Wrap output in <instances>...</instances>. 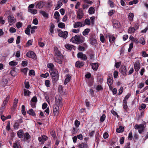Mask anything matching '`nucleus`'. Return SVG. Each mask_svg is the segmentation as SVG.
Returning <instances> with one entry per match:
<instances>
[{
    "instance_id": "f257e3e1",
    "label": "nucleus",
    "mask_w": 148,
    "mask_h": 148,
    "mask_svg": "<svg viewBox=\"0 0 148 148\" xmlns=\"http://www.w3.org/2000/svg\"><path fill=\"white\" fill-rule=\"evenodd\" d=\"M54 60L59 64H62V60L64 59L63 56L62 55L61 52L59 51L57 47H55L54 48Z\"/></svg>"
},
{
    "instance_id": "f03ea898",
    "label": "nucleus",
    "mask_w": 148,
    "mask_h": 148,
    "mask_svg": "<svg viewBox=\"0 0 148 148\" xmlns=\"http://www.w3.org/2000/svg\"><path fill=\"white\" fill-rule=\"evenodd\" d=\"M84 40V38L83 36L76 35L71 38L70 41L73 43L79 44L83 42Z\"/></svg>"
},
{
    "instance_id": "7ed1b4c3",
    "label": "nucleus",
    "mask_w": 148,
    "mask_h": 148,
    "mask_svg": "<svg viewBox=\"0 0 148 148\" xmlns=\"http://www.w3.org/2000/svg\"><path fill=\"white\" fill-rule=\"evenodd\" d=\"M146 127L145 124H140L138 125L136 124L134 126V128L136 130H138V132L139 134H141L144 132L145 128Z\"/></svg>"
},
{
    "instance_id": "20e7f679",
    "label": "nucleus",
    "mask_w": 148,
    "mask_h": 148,
    "mask_svg": "<svg viewBox=\"0 0 148 148\" xmlns=\"http://www.w3.org/2000/svg\"><path fill=\"white\" fill-rule=\"evenodd\" d=\"M56 105L60 106V108L62 107L63 105L62 99L60 96L57 95L56 96L55 99Z\"/></svg>"
},
{
    "instance_id": "39448f33",
    "label": "nucleus",
    "mask_w": 148,
    "mask_h": 148,
    "mask_svg": "<svg viewBox=\"0 0 148 148\" xmlns=\"http://www.w3.org/2000/svg\"><path fill=\"white\" fill-rule=\"evenodd\" d=\"M8 21L9 25H12L16 21V20L13 15H9L8 17Z\"/></svg>"
},
{
    "instance_id": "423d86ee",
    "label": "nucleus",
    "mask_w": 148,
    "mask_h": 148,
    "mask_svg": "<svg viewBox=\"0 0 148 148\" xmlns=\"http://www.w3.org/2000/svg\"><path fill=\"white\" fill-rule=\"evenodd\" d=\"M84 14L82 10L80 8L78 10L77 13V18L78 20L82 18L84 16Z\"/></svg>"
},
{
    "instance_id": "0eeeda50",
    "label": "nucleus",
    "mask_w": 148,
    "mask_h": 148,
    "mask_svg": "<svg viewBox=\"0 0 148 148\" xmlns=\"http://www.w3.org/2000/svg\"><path fill=\"white\" fill-rule=\"evenodd\" d=\"M68 33L67 31L62 32L61 31H59L58 35L59 36L66 39L67 37Z\"/></svg>"
},
{
    "instance_id": "6e6552de",
    "label": "nucleus",
    "mask_w": 148,
    "mask_h": 148,
    "mask_svg": "<svg viewBox=\"0 0 148 148\" xmlns=\"http://www.w3.org/2000/svg\"><path fill=\"white\" fill-rule=\"evenodd\" d=\"M78 58H81L82 60H86L87 59V57L85 54L82 52H79L77 54Z\"/></svg>"
},
{
    "instance_id": "1a4fd4ad",
    "label": "nucleus",
    "mask_w": 148,
    "mask_h": 148,
    "mask_svg": "<svg viewBox=\"0 0 148 148\" xmlns=\"http://www.w3.org/2000/svg\"><path fill=\"white\" fill-rule=\"evenodd\" d=\"M60 108V106H57L56 104H54L53 107V112L54 114L57 115L58 114L59 112V108Z\"/></svg>"
},
{
    "instance_id": "9d476101",
    "label": "nucleus",
    "mask_w": 148,
    "mask_h": 148,
    "mask_svg": "<svg viewBox=\"0 0 148 148\" xmlns=\"http://www.w3.org/2000/svg\"><path fill=\"white\" fill-rule=\"evenodd\" d=\"M85 26V24L82 22H77L73 24V27L74 28L81 27Z\"/></svg>"
},
{
    "instance_id": "9b49d317",
    "label": "nucleus",
    "mask_w": 148,
    "mask_h": 148,
    "mask_svg": "<svg viewBox=\"0 0 148 148\" xmlns=\"http://www.w3.org/2000/svg\"><path fill=\"white\" fill-rule=\"evenodd\" d=\"M134 68L136 72H138L140 67V64L138 61H136L134 64Z\"/></svg>"
},
{
    "instance_id": "f8f14e48",
    "label": "nucleus",
    "mask_w": 148,
    "mask_h": 148,
    "mask_svg": "<svg viewBox=\"0 0 148 148\" xmlns=\"http://www.w3.org/2000/svg\"><path fill=\"white\" fill-rule=\"evenodd\" d=\"M26 56L29 58L35 59L36 58V56L35 53L33 51L28 52Z\"/></svg>"
},
{
    "instance_id": "ddd939ff",
    "label": "nucleus",
    "mask_w": 148,
    "mask_h": 148,
    "mask_svg": "<svg viewBox=\"0 0 148 148\" xmlns=\"http://www.w3.org/2000/svg\"><path fill=\"white\" fill-rule=\"evenodd\" d=\"M48 139V137L45 135H42L38 138V139L40 142H41L42 144H44V142Z\"/></svg>"
},
{
    "instance_id": "4468645a",
    "label": "nucleus",
    "mask_w": 148,
    "mask_h": 148,
    "mask_svg": "<svg viewBox=\"0 0 148 148\" xmlns=\"http://www.w3.org/2000/svg\"><path fill=\"white\" fill-rule=\"evenodd\" d=\"M10 98V96L8 95L4 100L3 103L2 105V107L4 108L7 104L8 100Z\"/></svg>"
},
{
    "instance_id": "2eb2a0df",
    "label": "nucleus",
    "mask_w": 148,
    "mask_h": 148,
    "mask_svg": "<svg viewBox=\"0 0 148 148\" xmlns=\"http://www.w3.org/2000/svg\"><path fill=\"white\" fill-rule=\"evenodd\" d=\"M45 5L44 3L42 1H40L38 2L36 5V8H42Z\"/></svg>"
},
{
    "instance_id": "dca6fc26",
    "label": "nucleus",
    "mask_w": 148,
    "mask_h": 148,
    "mask_svg": "<svg viewBox=\"0 0 148 148\" xmlns=\"http://www.w3.org/2000/svg\"><path fill=\"white\" fill-rule=\"evenodd\" d=\"M109 40L110 43L112 44L115 42V38L112 35L109 34L108 35Z\"/></svg>"
},
{
    "instance_id": "f3484780",
    "label": "nucleus",
    "mask_w": 148,
    "mask_h": 148,
    "mask_svg": "<svg viewBox=\"0 0 148 148\" xmlns=\"http://www.w3.org/2000/svg\"><path fill=\"white\" fill-rule=\"evenodd\" d=\"M87 47V45L85 43H84L79 46L78 49L80 51H84L85 50Z\"/></svg>"
},
{
    "instance_id": "a211bd4d",
    "label": "nucleus",
    "mask_w": 148,
    "mask_h": 148,
    "mask_svg": "<svg viewBox=\"0 0 148 148\" xmlns=\"http://www.w3.org/2000/svg\"><path fill=\"white\" fill-rule=\"evenodd\" d=\"M113 26L115 28H119L120 27V24L119 21L116 20H114L113 21Z\"/></svg>"
},
{
    "instance_id": "6ab92c4d",
    "label": "nucleus",
    "mask_w": 148,
    "mask_h": 148,
    "mask_svg": "<svg viewBox=\"0 0 148 148\" xmlns=\"http://www.w3.org/2000/svg\"><path fill=\"white\" fill-rule=\"evenodd\" d=\"M50 73L51 77L58 75V71L56 69H55L53 70H50Z\"/></svg>"
},
{
    "instance_id": "aec40b11",
    "label": "nucleus",
    "mask_w": 148,
    "mask_h": 148,
    "mask_svg": "<svg viewBox=\"0 0 148 148\" xmlns=\"http://www.w3.org/2000/svg\"><path fill=\"white\" fill-rule=\"evenodd\" d=\"M64 47L66 49L70 51L74 49L75 47L74 46L69 44L65 45Z\"/></svg>"
},
{
    "instance_id": "412c9836",
    "label": "nucleus",
    "mask_w": 148,
    "mask_h": 148,
    "mask_svg": "<svg viewBox=\"0 0 148 148\" xmlns=\"http://www.w3.org/2000/svg\"><path fill=\"white\" fill-rule=\"evenodd\" d=\"M71 78V76L69 74H67L64 80V84L66 85L69 82Z\"/></svg>"
},
{
    "instance_id": "4be33fe9",
    "label": "nucleus",
    "mask_w": 148,
    "mask_h": 148,
    "mask_svg": "<svg viewBox=\"0 0 148 148\" xmlns=\"http://www.w3.org/2000/svg\"><path fill=\"white\" fill-rule=\"evenodd\" d=\"M55 25L53 23H51L50 25V33L49 34L52 35L54 33V29L55 28Z\"/></svg>"
},
{
    "instance_id": "5701e85b",
    "label": "nucleus",
    "mask_w": 148,
    "mask_h": 148,
    "mask_svg": "<svg viewBox=\"0 0 148 148\" xmlns=\"http://www.w3.org/2000/svg\"><path fill=\"white\" fill-rule=\"evenodd\" d=\"M77 147L78 148H87V145L83 143H79L77 145Z\"/></svg>"
},
{
    "instance_id": "b1692460",
    "label": "nucleus",
    "mask_w": 148,
    "mask_h": 148,
    "mask_svg": "<svg viewBox=\"0 0 148 148\" xmlns=\"http://www.w3.org/2000/svg\"><path fill=\"white\" fill-rule=\"evenodd\" d=\"M93 70L95 71H96L99 67V65L97 63H92L91 64Z\"/></svg>"
},
{
    "instance_id": "393cba45",
    "label": "nucleus",
    "mask_w": 148,
    "mask_h": 148,
    "mask_svg": "<svg viewBox=\"0 0 148 148\" xmlns=\"http://www.w3.org/2000/svg\"><path fill=\"white\" fill-rule=\"evenodd\" d=\"M18 102V100L17 99H15L14 100L13 106L12 108L13 109H15L16 108L17 106V103Z\"/></svg>"
},
{
    "instance_id": "a878e982",
    "label": "nucleus",
    "mask_w": 148,
    "mask_h": 148,
    "mask_svg": "<svg viewBox=\"0 0 148 148\" xmlns=\"http://www.w3.org/2000/svg\"><path fill=\"white\" fill-rule=\"evenodd\" d=\"M17 135L18 138H21L23 135V131L22 130H20L17 132Z\"/></svg>"
},
{
    "instance_id": "bb28decb",
    "label": "nucleus",
    "mask_w": 148,
    "mask_h": 148,
    "mask_svg": "<svg viewBox=\"0 0 148 148\" xmlns=\"http://www.w3.org/2000/svg\"><path fill=\"white\" fill-rule=\"evenodd\" d=\"M84 63L82 62L79 61H77L75 63L76 66L77 67L80 68L83 66Z\"/></svg>"
},
{
    "instance_id": "cd10ccee",
    "label": "nucleus",
    "mask_w": 148,
    "mask_h": 148,
    "mask_svg": "<svg viewBox=\"0 0 148 148\" xmlns=\"http://www.w3.org/2000/svg\"><path fill=\"white\" fill-rule=\"evenodd\" d=\"M13 147L14 148H22L17 142H15L13 145Z\"/></svg>"
},
{
    "instance_id": "c85d7f7f",
    "label": "nucleus",
    "mask_w": 148,
    "mask_h": 148,
    "mask_svg": "<svg viewBox=\"0 0 148 148\" xmlns=\"http://www.w3.org/2000/svg\"><path fill=\"white\" fill-rule=\"evenodd\" d=\"M58 75L52 77L53 82V83H56L58 80Z\"/></svg>"
},
{
    "instance_id": "c756f323",
    "label": "nucleus",
    "mask_w": 148,
    "mask_h": 148,
    "mask_svg": "<svg viewBox=\"0 0 148 148\" xmlns=\"http://www.w3.org/2000/svg\"><path fill=\"white\" fill-rule=\"evenodd\" d=\"M31 27V25H28L26 30H25V33L27 35L30 34V28Z\"/></svg>"
},
{
    "instance_id": "7c9ffc66",
    "label": "nucleus",
    "mask_w": 148,
    "mask_h": 148,
    "mask_svg": "<svg viewBox=\"0 0 148 148\" xmlns=\"http://www.w3.org/2000/svg\"><path fill=\"white\" fill-rule=\"evenodd\" d=\"M124 130V127L121 126H120L119 128H117L116 132L118 133H121L123 132Z\"/></svg>"
},
{
    "instance_id": "2f4dec72",
    "label": "nucleus",
    "mask_w": 148,
    "mask_h": 148,
    "mask_svg": "<svg viewBox=\"0 0 148 148\" xmlns=\"http://www.w3.org/2000/svg\"><path fill=\"white\" fill-rule=\"evenodd\" d=\"M40 13L44 17L46 18L48 17V14L47 13L41 10L40 11Z\"/></svg>"
},
{
    "instance_id": "473e14b6",
    "label": "nucleus",
    "mask_w": 148,
    "mask_h": 148,
    "mask_svg": "<svg viewBox=\"0 0 148 148\" xmlns=\"http://www.w3.org/2000/svg\"><path fill=\"white\" fill-rule=\"evenodd\" d=\"M95 11L94 8L92 7H90L88 10L89 13L90 14H93Z\"/></svg>"
},
{
    "instance_id": "72a5a7b5",
    "label": "nucleus",
    "mask_w": 148,
    "mask_h": 148,
    "mask_svg": "<svg viewBox=\"0 0 148 148\" xmlns=\"http://www.w3.org/2000/svg\"><path fill=\"white\" fill-rule=\"evenodd\" d=\"M28 11L34 14H36L37 12V11L36 10L32 9H28Z\"/></svg>"
},
{
    "instance_id": "f704fd0d",
    "label": "nucleus",
    "mask_w": 148,
    "mask_h": 148,
    "mask_svg": "<svg viewBox=\"0 0 148 148\" xmlns=\"http://www.w3.org/2000/svg\"><path fill=\"white\" fill-rule=\"evenodd\" d=\"M136 30L133 27H130L128 30V32L129 33H132L134 32Z\"/></svg>"
},
{
    "instance_id": "c9c22d12",
    "label": "nucleus",
    "mask_w": 148,
    "mask_h": 148,
    "mask_svg": "<svg viewBox=\"0 0 148 148\" xmlns=\"http://www.w3.org/2000/svg\"><path fill=\"white\" fill-rule=\"evenodd\" d=\"M27 113L29 114V115L33 116H34L36 115L35 112L32 109H30L27 112Z\"/></svg>"
},
{
    "instance_id": "e433bc0d",
    "label": "nucleus",
    "mask_w": 148,
    "mask_h": 148,
    "mask_svg": "<svg viewBox=\"0 0 148 148\" xmlns=\"http://www.w3.org/2000/svg\"><path fill=\"white\" fill-rule=\"evenodd\" d=\"M18 62L14 61H11L9 63L10 65L13 66H16Z\"/></svg>"
},
{
    "instance_id": "4c0bfd02",
    "label": "nucleus",
    "mask_w": 148,
    "mask_h": 148,
    "mask_svg": "<svg viewBox=\"0 0 148 148\" xmlns=\"http://www.w3.org/2000/svg\"><path fill=\"white\" fill-rule=\"evenodd\" d=\"M47 67L50 69V70L55 69H54V65L52 63H49L47 64Z\"/></svg>"
},
{
    "instance_id": "58836bf2",
    "label": "nucleus",
    "mask_w": 148,
    "mask_h": 148,
    "mask_svg": "<svg viewBox=\"0 0 148 148\" xmlns=\"http://www.w3.org/2000/svg\"><path fill=\"white\" fill-rule=\"evenodd\" d=\"M134 16V14L133 13H130L129 14L128 17L129 20L130 21H132L133 19Z\"/></svg>"
},
{
    "instance_id": "ea45409f",
    "label": "nucleus",
    "mask_w": 148,
    "mask_h": 148,
    "mask_svg": "<svg viewBox=\"0 0 148 148\" xmlns=\"http://www.w3.org/2000/svg\"><path fill=\"white\" fill-rule=\"evenodd\" d=\"M31 137L28 133H26L24 134V139L25 140H27L30 138Z\"/></svg>"
},
{
    "instance_id": "a19ab883",
    "label": "nucleus",
    "mask_w": 148,
    "mask_h": 148,
    "mask_svg": "<svg viewBox=\"0 0 148 148\" xmlns=\"http://www.w3.org/2000/svg\"><path fill=\"white\" fill-rule=\"evenodd\" d=\"M60 14L59 12L56 11L55 12L54 15V17L56 19H58L59 18Z\"/></svg>"
},
{
    "instance_id": "79ce46f5",
    "label": "nucleus",
    "mask_w": 148,
    "mask_h": 148,
    "mask_svg": "<svg viewBox=\"0 0 148 148\" xmlns=\"http://www.w3.org/2000/svg\"><path fill=\"white\" fill-rule=\"evenodd\" d=\"M139 41L140 43L143 45H144L145 43V40L143 37L140 38L139 39Z\"/></svg>"
},
{
    "instance_id": "37998d69",
    "label": "nucleus",
    "mask_w": 148,
    "mask_h": 148,
    "mask_svg": "<svg viewBox=\"0 0 148 148\" xmlns=\"http://www.w3.org/2000/svg\"><path fill=\"white\" fill-rule=\"evenodd\" d=\"M90 19L89 18H86L84 21V23L85 25H90Z\"/></svg>"
},
{
    "instance_id": "c03bdc74",
    "label": "nucleus",
    "mask_w": 148,
    "mask_h": 148,
    "mask_svg": "<svg viewBox=\"0 0 148 148\" xmlns=\"http://www.w3.org/2000/svg\"><path fill=\"white\" fill-rule=\"evenodd\" d=\"M123 109L125 110H127L128 107L127 105V101H123Z\"/></svg>"
},
{
    "instance_id": "a18cd8bd",
    "label": "nucleus",
    "mask_w": 148,
    "mask_h": 148,
    "mask_svg": "<svg viewBox=\"0 0 148 148\" xmlns=\"http://www.w3.org/2000/svg\"><path fill=\"white\" fill-rule=\"evenodd\" d=\"M100 40L101 42L102 43L104 42L105 40V39L104 36L102 34H100Z\"/></svg>"
},
{
    "instance_id": "49530a36",
    "label": "nucleus",
    "mask_w": 148,
    "mask_h": 148,
    "mask_svg": "<svg viewBox=\"0 0 148 148\" xmlns=\"http://www.w3.org/2000/svg\"><path fill=\"white\" fill-rule=\"evenodd\" d=\"M90 31L88 29H86L83 32L82 34L83 35L86 36L88 34Z\"/></svg>"
},
{
    "instance_id": "de8ad7c7",
    "label": "nucleus",
    "mask_w": 148,
    "mask_h": 148,
    "mask_svg": "<svg viewBox=\"0 0 148 148\" xmlns=\"http://www.w3.org/2000/svg\"><path fill=\"white\" fill-rule=\"evenodd\" d=\"M58 26L59 27L61 28H64L65 27V24L63 23H60L58 24Z\"/></svg>"
},
{
    "instance_id": "09e8293b",
    "label": "nucleus",
    "mask_w": 148,
    "mask_h": 148,
    "mask_svg": "<svg viewBox=\"0 0 148 148\" xmlns=\"http://www.w3.org/2000/svg\"><path fill=\"white\" fill-rule=\"evenodd\" d=\"M45 84L47 87H49L51 85L50 81L49 80H47L45 81Z\"/></svg>"
},
{
    "instance_id": "8fccbe9b",
    "label": "nucleus",
    "mask_w": 148,
    "mask_h": 148,
    "mask_svg": "<svg viewBox=\"0 0 148 148\" xmlns=\"http://www.w3.org/2000/svg\"><path fill=\"white\" fill-rule=\"evenodd\" d=\"M24 94L25 96H29V95L30 92L28 90L24 89Z\"/></svg>"
},
{
    "instance_id": "3c124183",
    "label": "nucleus",
    "mask_w": 148,
    "mask_h": 148,
    "mask_svg": "<svg viewBox=\"0 0 148 148\" xmlns=\"http://www.w3.org/2000/svg\"><path fill=\"white\" fill-rule=\"evenodd\" d=\"M21 108V112L22 114L24 115H25L26 114V112L25 110V106L23 105L22 106Z\"/></svg>"
},
{
    "instance_id": "603ef678",
    "label": "nucleus",
    "mask_w": 148,
    "mask_h": 148,
    "mask_svg": "<svg viewBox=\"0 0 148 148\" xmlns=\"http://www.w3.org/2000/svg\"><path fill=\"white\" fill-rule=\"evenodd\" d=\"M107 83L108 85H112L113 83V80L111 78H109L108 79Z\"/></svg>"
},
{
    "instance_id": "864d4df0",
    "label": "nucleus",
    "mask_w": 148,
    "mask_h": 148,
    "mask_svg": "<svg viewBox=\"0 0 148 148\" xmlns=\"http://www.w3.org/2000/svg\"><path fill=\"white\" fill-rule=\"evenodd\" d=\"M22 24L21 22H18L16 24V26L17 28L19 29L22 26Z\"/></svg>"
},
{
    "instance_id": "5fc2aeb1",
    "label": "nucleus",
    "mask_w": 148,
    "mask_h": 148,
    "mask_svg": "<svg viewBox=\"0 0 148 148\" xmlns=\"http://www.w3.org/2000/svg\"><path fill=\"white\" fill-rule=\"evenodd\" d=\"M49 73H47L45 74H42L40 76L42 77L46 78L49 76Z\"/></svg>"
},
{
    "instance_id": "6e6d98bb",
    "label": "nucleus",
    "mask_w": 148,
    "mask_h": 148,
    "mask_svg": "<svg viewBox=\"0 0 148 148\" xmlns=\"http://www.w3.org/2000/svg\"><path fill=\"white\" fill-rule=\"evenodd\" d=\"M19 123H17V122H16L15 123V124H14V128L15 130H17L19 128Z\"/></svg>"
},
{
    "instance_id": "4d7b16f0",
    "label": "nucleus",
    "mask_w": 148,
    "mask_h": 148,
    "mask_svg": "<svg viewBox=\"0 0 148 148\" xmlns=\"http://www.w3.org/2000/svg\"><path fill=\"white\" fill-rule=\"evenodd\" d=\"M103 89V87L101 85H98L97 86L96 89L98 91L102 90Z\"/></svg>"
},
{
    "instance_id": "13d9d810",
    "label": "nucleus",
    "mask_w": 148,
    "mask_h": 148,
    "mask_svg": "<svg viewBox=\"0 0 148 148\" xmlns=\"http://www.w3.org/2000/svg\"><path fill=\"white\" fill-rule=\"evenodd\" d=\"M108 3L111 8H113L114 7V3L113 2L109 0L108 1Z\"/></svg>"
},
{
    "instance_id": "bf43d9fd",
    "label": "nucleus",
    "mask_w": 148,
    "mask_h": 148,
    "mask_svg": "<svg viewBox=\"0 0 148 148\" xmlns=\"http://www.w3.org/2000/svg\"><path fill=\"white\" fill-rule=\"evenodd\" d=\"M106 118V115L104 114H103L100 118V121L102 122Z\"/></svg>"
},
{
    "instance_id": "052dcab7",
    "label": "nucleus",
    "mask_w": 148,
    "mask_h": 148,
    "mask_svg": "<svg viewBox=\"0 0 148 148\" xmlns=\"http://www.w3.org/2000/svg\"><path fill=\"white\" fill-rule=\"evenodd\" d=\"M9 31L10 33H13L16 32V30L15 28L11 27L9 29Z\"/></svg>"
},
{
    "instance_id": "680f3d73",
    "label": "nucleus",
    "mask_w": 148,
    "mask_h": 148,
    "mask_svg": "<svg viewBox=\"0 0 148 148\" xmlns=\"http://www.w3.org/2000/svg\"><path fill=\"white\" fill-rule=\"evenodd\" d=\"M37 101V99L36 96H34L32 97L31 101V102L36 103Z\"/></svg>"
},
{
    "instance_id": "e2e57ef3",
    "label": "nucleus",
    "mask_w": 148,
    "mask_h": 148,
    "mask_svg": "<svg viewBox=\"0 0 148 148\" xmlns=\"http://www.w3.org/2000/svg\"><path fill=\"white\" fill-rule=\"evenodd\" d=\"M10 74L13 76H15L16 75V72L14 70H12L10 71Z\"/></svg>"
},
{
    "instance_id": "0e129e2a",
    "label": "nucleus",
    "mask_w": 148,
    "mask_h": 148,
    "mask_svg": "<svg viewBox=\"0 0 148 148\" xmlns=\"http://www.w3.org/2000/svg\"><path fill=\"white\" fill-rule=\"evenodd\" d=\"M130 94L129 93L125 97L123 101H127V100L130 96Z\"/></svg>"
},
{
    "instance_id": "69168bd1",
    "label": "nucleus",
    "mask_w": 148,
    "mask_h": 148,
    "mask_svg": "<svg viewBox=\"0 0 148 148\" xmlns=\"http://www.w3.org/2000/svg\"><path fill=\"white\" fill-rule=\"evenodd\" d=\"M142 56L144 57H148V54L146 53L145 51H143L141 52Z\"/></svg>"
},
{
    "instance_id": "338daca9",
    "label": "nucleus",
    "mask_w": 148,
    "mask_h": 148,
    "mask_svg": "<svg viewBox=\"0 0 148 148\" xmlns=\"http://www.w3.org/2000/svg\"><path fill=\"white\" fill-rule=\"evenodd\" d=\"M29 74V75H35V71L34 70H30Z\"/></svg>"
},
{
    "instance_id": "774afa93",
    "label": "nucleus",
    "mask_w": 148,
    "mask_h": 148,
    "mask_svg": "<svg viewBox=\"0 0 148 148\" xmlns=\"http://www.w3.org/2000/svg\"><path fill=\"white\" fill-rule=\"evenodd\" d=\"M144 86V83H140L138 86L137 87L140 89H141Z\"/></svg>"
}]
</instances>
